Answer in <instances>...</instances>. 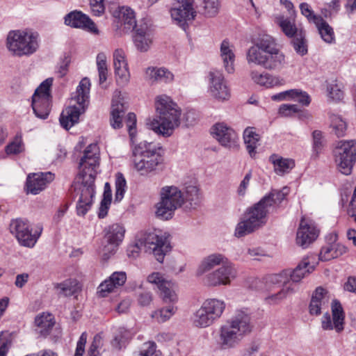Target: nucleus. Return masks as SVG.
Masks as SVG:
<instances>
[{
  "label": "nucleus",
  "instance_id": "nucleus-1",
  "mask_svg": "<svg viewBox=\"0 0 356 356\" xmlns=\"http://www.w3.org/2000/svg\"><path fill=\"white\" fill-rule=\"evenodd\" d=\"M99 165V149L97 144H90L84 150L79 163V173L74 184L79 199L76 211L84 216L91 208L95 195V179Z\"/></svg>",
  "mask_w": 356,
  "mask_h": 356
},
{
  "label": "nucleus",
  "instance_id": "nucleus-2",
  "mask_svg": "<svg viewBox=\"0 0 356 356\" xmlns=\"http://www.w3.org/2000/svg\"><path fill=\"white\" fill-rule=\"evenodd\" d=\"M245 59L249 65L261 66L272 70L284 64L285 56L277 47L274 40L266 35L247 49Z\"/></svg>",
  "mask_w": 356,
  "mask_h": 356
},
{
  "label": "nucleus",
  "instance_id": "nucleus-3",
  "mask_svg": "<svg viewBox=\"0 0 356 356\" xmlns=\"http://www.w3.org/2000/svg\"><path fill=\"white\" fill-rule=\"evenodd\" d=\"M312 257H305L298 266L293 270H284L273 277V282L278 284L280 289L267 296L266 300L269 304L276 305L280 303L295 292L293 284L300 282L304 277L314 269L312 265Z\"/></svg>",
  "mask_w": 356,
  "mask_h": 356
},
{
  "label": "nucleus",
  "instance_id": "nucleus-4",
  "mask_svg": "<svg viewBox=\"0 0 356 356\" xmlns=\"http://www.w3.org/2000/svg\"><path fill=\"white\" fill-rule=\"evenodd\" d=\"M252 327L250 315L244 311H238L220 327L217 341L219 348L225 350L236 348L252 332Z\"/></svg>",
  "mask_w": 356,
  "mask_h": 356
},
{
  "label": "nucleus",
  "instance_id": "nucleus-5",
  "mask_svg": "<svg viewBox=\"0 0 356 356\" xmlns=\"http://www.w3.org/2000/svg\"><path fill=\"white\" fill-rule=\"evenodd\" d=\"M182 110L165 95L157 97V134L163 137L172 135L181 124Z\"/></svg>",
  "mask_w": 356,
  "mask_h": 356
},
{
  "label": "nucleus",
  "instance_id": "nucleus-6",
  "mask_svg": "<svg viewBox=\"0 0 356 356\" xmlns=\"http://www.w3.org/2000/svg\"><path fill=\"white\" fill-rule=\"evenodd\" d=\"M90 81L85 77L77 86L76 95L72 98L70 104L61 113L60 123L65 129H69L79 121L80 115L88 106L90 90Z\"/></svg>",
  "mask_w": 356,
  "mask_h": 356
},
{
  "label": "nucleus",
  "instance_id": "nucleus-7",
  "mask_svg": "<svg viewBox=\"0 0 356 356\" xmlns=\"http://www.w3.org/2000/svg\"><path fill=\"white\" fill-rule=\"evenodd\" d=\"M272 201L268 197H264L248 208L243 219L236 227L235 236L240 238L262 227L266 222L267 213L272 207Z\"/></svg>",
  "mask_w": 356,
  "mask_h": 356
},
{
  "label": "nucleus",
  "instance_id": "nucleus-8",
  "mask_svg": "<svg viewBox=\"0 0 356 356\" xmlns=\"http://www.w3.org/2000/svg\"><path fill=\"white\" fill-rule=\"evenodd\" d=\"M8 50L15 56H29L39 47V35L31 31H11L6 39Z\"/></svg>",
  "mask_w": 356,
  "mask_h": 356
},
{
  "label": "nucleus",
  "instance_id": "nucleus-9",
  "mask_svg": "<svg viewBox=\"0 0 356 356\" xmlns=\"http://www.w3.org/2000/svg\"><path fill=\"white\" fill-rule=\"evenodd\" d=\"M185 203L183 192L175 186H165L159 192L157 217L165 220L172 217L174 211Z\"/></svg>",
  "mask_w": 356,
  "mask_h": 356
},
{
  "label": "nucleus",
  "instance_id": "nucleus-10",
  "mask_svg": "<svg viewBox=\"0 0 356 356\" xmlns=\"http://www.w3.org/2000/svg\"><path fill=\"white\" fill-rule=\"evenodd\" d=\"M337 168L341 174L349 175L356 162V140H342L337 143L334 151Z\"/></svg>",
  "mask_w": 356,
  "mask_h": 356
},
{
  "label": "nucleus",
  "instance_id": "nucleus-11",
  "mask_svg": "<svg viewBox=\"0 0 356 356\" xmlns=\"http://www.w3.org/2000/svg\"><path fill=\"white\" fill-rule=\"evenodd\" d=\"M10 230L21 245L33 248L39 238L42 229L41 227L33 229L28 220L17 218L11 221Z\"/></svg>",
  "mask_w": 356,
  "mask_h": 356
},
{
  "label": "nucleus",
  "instance_id": "nucleus-12",
  "mask_svg": "<svg viewBox=\"0 0 356 356\" xmlns=\"http://www.w3.org/2000/svg\"><path fill=\"white\" fill-rule=\"evenodd\" d=\"M156 147L150 143H140L133 149L135 168L145 175L154 170L156 167Z\"/></svg>",
  "mask_w": 356,
  "mask_h": 356
},
{
  "label": "nucleus",
  "instance_id": "nucleus-13",
  "mask_svg": "<svg viewBox=\"0 0 356 356\" xmlns=\"http://www.w3.org/2000/svg\"><path fill=\"white\" fill-rule=\"evenodd\" d=\"M52 79L44 81L35 90L32 97V108L35 115L41 119H46L51 110L50 88Z\"/></svg>",
  "mask_w": 356,
  "mask_h": 356
},
{
  "label": "nucleus",
  "instance_id": "nucleus-14",
  "mask_svg": "<svg viewBox=\"0 0 356 356\" xmlns=\"http://www.w3.org/2000/svg\"><path fill=\"white\" fill-rule=\"evenodd\" d=\"M209 92L212 97L218 101H225L231 96L224 75L217 70H212L208 74Z\"/></svg>",
  "mask_w": 356,
  "mask_h": 356
},
{
  "label": "nucleus",
  "instance_id": "nucleus-15",
  "mask_svg": "<svg viewBox=\"0 0 356 356\" xmlns=\"http://www.w3.org/2000/svg\"><path fill=\"white\" fill-rule=\"evenodd\" d=\"M236 269L232 264H227L209 273L204 277V283L209 286L229 285L236 277Z\"/></svg>",
  "mask_w": 356,
  "mask_h": 356
},
{
  "label": "nucleus",
  "instance_id": "nucleus-16",
  "mask_svg": "<svg viewBox=\"0 0 356 356\" xmlns=\"http://www.w3.org/2000/svg\"><path fill=\"white\" fill-rule=\"evenodd\" d=\"M104 238L108 243V245L105 246L102 250V256L104 259H107L111 255L115 253L116 248L122 241L124 236L125 229L122 225L118 223H114L106 227L104 229Z\"/></svg>",
  "mask_w": 356,
  "mask_h": 356
},
{
  "label": "nucleus",
  "instance_id": "nucleus-17",
  "mask_svg": "<svg viewBox=\"0 0 356 356\" xmlns=\"http://www.w3.org/2000/svg\"><path fill=\"white\" fill-rule=\"evenodd\" d=\"M115 20L114 26L120 34L127 33L136 27L134 11L128 7H120L113 14Z\"/></svg>",
  "mask_w": 356,
  "mask_h": 356
},
{
  "label": "nucleus",
  "instance_id": "nucleus-18",
  "mask_svg": "<svg viewBox=\"0 0 356 356\" xmlns=\"http://www.w3.org/2000/svg\"><path fill=\"white\" fill-rule=\"evenodd\" d=\"M319 230L310 219L302 218L297 232L296 243L306 248L318 238Z\"/></svg>",
  "mask_w": 356,
  "mask_h": 356
},
{
  "label": "nucleus",
  "instance_id": "nucleus-19",
  "mask_svg": "<svg viewBox=\"0 0 356 356\" xmlns=\"http://www.w3.org/2000/svg\"><path fill=\"white\" fill-rule=\"evenodd\" d=\"M127 109V105L121 91L115 90L112 98L110 119L113 128L120 129L122 127V120Z\"/></svg>",
  "mask_w": 356,
  "mask_h": 356
},
{
  "label": "nucleus",
  "instance_id": "nucleus-20",
  "mask_svg": "<svg viewBox=\"0 0 356 356\" xmlns=\"http://www.w3.org/2000/svg\"><path fill=\"white\" fill-rule=\"evenodd\" d=\"M54 175L51 172L29 175L26 182V193L33 195L40 193L54 179Z\"/></svg>",
  "mask_w": 356,
  "mask_h": 356
},
{
  "label": "nucleus",
  "instance_id": "nucleus-21",
  "mask_svg": "<svg viewBox=\"0 0 356 356\" xmlns=\"http://www.w3.org/2000/svg\"><path fill=\"white\" fill-rule=\"evenodd\" d=\"M332 320L328 314L322 318V327L325 330L334 329L337 332L343 330L344 313L341 304L334 300L332 303Z\"/></svg>",
  "mask_w": 356,
  "mask_h": 356
},
{
  "label": "nucleus",
  "instance_id": "nucleus-22",
  "mask_svg": "<svg viewBox=\"0 0 356 356\" xmlns=\"http://www.w3.org/2000/svg\"><path fill=\"white\" fill-rule=\"evenodd\" d=\"M157 294L159 298V302L162 303H174L178 300L177 293V287L175 282L168 280L162 276H159L157 273Z\"/></svg>",
  "mask_w": 356,
  "mask_h": 356
},
{
  "label": "nucleus",
  "instance_id": "nucleus-23",
  "mask_svg": "<svg viewBox=\"0 0 356 356\" xmlns=\"http://www.w3.org/2000/svg\"><path fill=\"white\" fill-rule=\"evenodd\" d=\"M65 23L72 27L86 30L95 35L99 34L96 24L88 15L80 11H73L67 15L65 17Z\"/></svg>",
  "mask_w": 356,
  "mask_h": 356
},
{
  "label": "nucleus",
  "instance_id": "nucleus-24",
  "mask_svg": "<svg viewBox=\"0 0 356 356\" xmlns=\"http://www.w3.org/2000/svg\"><path fill=\"white\" fill-rule=\"evenodd\" d=\"M212 134L222 146L230 147L236 143V133L225 123L216 124L212 128Z\"/></svg>",
  "mask_w": 356,
  "mask_h": 356
},
{
  "label": "nucleus",
  "instance_id": "nucleus-25",
  "mask_svg": "<svg viewBox=\"0 0 356 356\" xmlns=\"http://www.w3.org/2000/svg\"><path fill=\"white\" fill-rule=\"evenodd\" d=\"M250 76L254 83L266 88L281 86L285 83V80L280 76L273 75L266 72H261L257 70H251Z\"/></svg>",
  "mask_w": 356,
  "mask_h": 356
},
{
  "label": "nucleus",
  "instance_id": "nucleus-26",
  "mask_svg": "<svg viewBox=\"0 0 356 356\" xmlns=\"http://www.w3.org/2000/svg\"><path fill=\"white\" fill-rule=\"evenodd\" d=\"M219 55L225 70L229 74L234 73L236 60L234 45L227 40H222L220 45Z\"/></svg>",
  "mask_w": 356,
  "mask_h": 356
},
{
  "label": "nucleus",
  "instance_id": "nucleus-27",
  "mask_svg": "<svg viewBox=\"0 0 356 356\" xmlns=\"http://www.w3.org/2000/svg\"><path fill=\"white\" fill-rule=\"evenodd\" d=\"M127 280L124 272H115L108 279L104 280L98 287V293L101 297H106L115 289L122 286Z\"/></svg>",
  "mask_w": 356,
  "mask_h": 356
},
{
  "label": "nucleus",
  "instance_id": "nucleus-28",
  "mask_svg": "<svg viewBox=\"0 0 356 356\" xmlns=\"http://www.w3.org/2000/svg\"><path fill=\"white\" fill-rule=\"evenodd\" d=\"M330 299L331 295L327 289L321 286L316 288L312 295L309 305L310 314L315 315L320 314L321 309L325 305H327Z\"/></svg>",
  "mask_w": 356,
  "mask_h": 356
},
{
  "label": "nucleus",
  "instance_id": "nucleus-29",
  "mask_svg": "<svg viewBox=\"0 0 356 356\" xmlns=\"http://www.w3.org/2000/svg\"><path fill=\"white\" fill-rule=\"evenodd\" d=\"M133 40L138 50L147 51L153 42V34L146 26L140 27L136 29Z\"/></svg>",
  "mask_w": 356,
  "mask_h": 356
},
{
  "label": "nucleus",
  "instance_id": "nucleus-30",
  "mask_svg": "<svg viewBox=\"0 0 356 356\" xmlns=\"http://www.w3.org/2000/svg\"><path fill=\"white\" fill-rule=\"evenodd\" d=\"M54 324V316L48 312L39 314L35 318V325L37 327V331L44 337L50 334Z\"/></svg>",
  "mask_w": 356,
  "mask_h": 356
},
{
  "label": "nucleus",
  "instance_id": "nucleus-31",
  "mask_svg": "<svg viewBox=\"0 0 356 356\" xmlns=\"http://www.w3.org/2000/svg\"><path fill=\"white\" fill-rule=\"evenodd\" d=\"M172 19L180 26L184 25L187 21L192 20L195 16V10L193 7L175 5L170 11Z\"/></svg>",
  "mask_w": 356,
  "mask_h": 356
},
{
  "label": "nucleus",
  "instance_id": "nucleus-32",
  "mask_svg": "<svg viewBox=\"0 0 356 356\" xmlns=\"http://www.w3.org/2000/svg\"><path fill=\"white\" fill-rule=\"evenodd\" d=\"M275 22L280 28L283 33L288 38H292L300 32L303 31L298 29L296 24L294 18L285 17L283 15L275 17Z\"/></svg>",
  "mask_w": 356,
  "mask_h": 356
},
{
  "label": "nucleus",
  "instance_id": "nucleus-33",
  "mask_svg": "<svg viewBox=\"0 0 356 356\" xmlns=\"http://www.w3.org/2000/svg\"><path fill=\"white\" fill-rule=\"evenodd\" d=\"M269 161L273 165L275 172L280 176L289 172L295 165L293 160L283 158L277 154L271 155Z\"/></svg>",
  "mask_w": 356,
  "mask_h": 356
},
{
  "label": "nucleus",
  "instance_id": "nucleus-34",
  "mask_svg": "<svg viewBox=\"0 0 356 356\" xmlns=\"http://www.w3.org/2000/svg\"><path fill=\"white\" fill-rule=\"evenodd\" d=\"M346 252V248L339 243H332L323 246L319 254V259L321 261H330L337 258Z\"/></svg>",
  "mask_w": 356,
  "mask_h": 356
},
{
  "label": "nucleus",
  "instance_id": "nucleus-35",
  "mask_svg": "<svg viewBox=\"0 0 356 356\" xmlns=\"http://www.w3.org/2000/svg\"><path fill=\"white\" fill-rule=\"evenodd\" d=\"M172 250L170 235L168 233L157 235V261L163 263L164 257L169 255Z\"/></svg>",
  "mask_w": 356,
  "mask_h": 356
},
{
  "label": "nucleus",
  "instance_id": "nucleus-36",
  "mask_svg": "<svg viewBox=\"0 0 356 356\" xmlns=\"http://www.w3.org/2000/svg\"><path fill=\"white\" fill-rule=\"evenodd\" d=\"M225 257L220 254H213L204 258L199 265L197 274L202 275L206 272L211 270L215 266L220 265V264L225 263Z\"/></svg>",
  "mask_w": 356,
  "mask_h": 356
},
{
  "label": "nucleus",
  "instance_id": "nucleus-37",
  "mask_svg": "<svg viewBox=\"0 0 356 356\" xmlns=\"http://www.w3.org/2000/svg\"><path fill=\"white\" fill-rule=\"evenodd\" d=\"M202 306L214 321L219 318L225 309L224 301L216 298L205 300Z\"/></svg>",
  "mask_w": 356,
  "mask_h": 356
},
{
  "label": "nucleus",
  "instance_id": "nucleus-38",
  "mask_svg": "<svg viewBox=\"0 0 356 356\" xmlns=\"http://www.w3.org/2000/svg\"><path fill=\"white\" fill-rule=\"evenodd\" d=\"M243 138L248 153L252 157L255 155V149L257 147L258 143L260 140V136L256 132L253 127H248L245 129L243 133Z\"/></svg>",
  "mask_w": 356,
  "mask_h": 356
},
{
  "label": "nucleus",
  "instance_id": "nucleus-39",
  "mask_svg": "<svg viewBox=\"0 0 356 356\" xmlns=\"http://www.w3.org/2000/svg\"><path fill=\"white\" fill-rule=\"evenodd\" d=\"M330 128L337 137H343L348 129V123L341 116L332 115L330 116Z\"/></svg>",
  "mask_w": 356,
  "mask_h": 356
},
{
  "label": "nucleus",
  "instance_id": "nucleus-40",
  "mask_svg": "<svg viewBox=\"0 0 356 356\" xmlns=\"http://www.w3.org/2000/svg\"><path fill=\"white\" fill-rule=\"evenodd\" d=\"M214 321L202 305L193 314V323L195 327H207Z\"/></svg>",
  "mask_w": 356,
  "mask_h": 356
},
{
  "label": "nucleus",
  "instance_id": "nucleus-41",
  "mask_svg": "<svg viewBox=\"0 0 356 356\" xmlns=\"http://www.w3.org/2000/svg\"><path fill=\"white\" fill-rule=\"evenodd\" d=\"M80 288L78 281L72 279L66 280L56 285V289L59 294L64 296H70L75 294L80 290Z\"/></svg>",
  "mask_w": 356,
  "mask_h": 356
},
{
  "label": "nucleus",
  "instance_id": "nucleus-42",
  "mask_svg": "<svg viewBox=\"0 0 356 356\" xmlns=\"http://www.w3.org/2000/svg\"><path fill=\"white\" fill-rule=\"evenodd\" d=\"M139 245L140 249L145 253L154 254L156 250V233L154 231L146 233L140 240Z\"/></svg>",
  "mask_w": 356,
  "mask_h": 356
},
{
  "label": "nucleus",
  "instance_id": "nucleus-43",
  "mask_svg": "<svg viewBox=\"0 0 356 356\" xmlns=\"http://www.w3.org/2000/svg\"><path fill=\"white\" fill-rule=\"evenodd\" d=\"M176 307L174 303H162L159 302L157 309V322H165L175 313Z\"/></svg>",
  "mask_w": 356,
  "mask_h": 356
},
{
  "label": "nucleus",
  "instance_id": "nucleus-44",
  "mask_svg": "<svg viewBox=\"0 0 356 356\" xmlns=\"http://www.w3.org/2000/svg\"><path fill=\"white\" fill-rule=\"evenodd\" d=\"M318 32L322 39L327 43H332L334 42V34L332 28L321 18V21L318 24H316Z\"/></svg>",
  "mask_w": 356,
  "mask_h": 356
},
{
  "label": "nucleus",
  "instance_id": "nucleus-45",
  "mask_svg": "<svg viewBox=\"0 0 356 356\" xmlns=\"http://www.w3.org/2000/svg\"><path fill=\"white\" fill-rule=\"evenodd\" d=\"M96 63L99 74V84H102L106 81L108 76L107 58L105 54H98Z\"/></svg>",
  "mask_w": 356,
  "mask_h": 356
},
{
  "label": "nucleus",
  "instance_id": "nucleus-46",
  "mask_svg": "<svg viewBox=\"0 0 356 356\" xmlns=\"http://www.w3.org/2000/svg\"><path fill=\"white\" fill-rule=\"evenodd\" d=\"M115 200L120 202L123 199L127 188V181L121 172H118L115 175Z\"/></svg>",
  "mask_w": 356,
  "mask_h": 356
},
{
  "label": "nucleus",
  "instance_id": "nucleus-47",
  "mask_svg": "<svg viewBox=\"0 0 356 356\" xmlns=\"http://www.w3.org/2000/svg\"><path fill=\"white\" fill-rule=\"evenodd\" d=\"M291 41L293 47L296 52L300 55L304 56L307 54V44L305 39V34L304 31L300 32L297 35L292 38Z\"/></svg>",
  "mask_w": 356,
  "mask_h": 356
},
{
  "label": "nucleus",
  "instance_id": "nucleus-48",
  "mask_svg": "<svg viewBox=\"0 0 356 356\" xmlns=\"http://www.w3.org/2000/svg\"><path fill=\"white\" fill-rule=\"evenodd\" d=\"M115 81L118 86L125 87L128 86L131 79V73L129 66L114 70Z\"/></svg>",
  "mask_w": 356,
  "mask_h": 356
},
{
  "label": "nucleus",
  "instance_id": "nucleus-49",
  "mask_svg": "<svg viewBox=\"0 0 356 356\" xmlns=\"http://www.w3.org/2000/svg\"><path fill=\"white\" fill-rule=\"evenodd\" d=\"M114 70L128 67V61L124 51L122 49H116L113 54Z\"/></svg>",
  "mask_w": 356,
  "mask_h": 356
},
{
  "label": "nucleus",
  "instance_id": "nucleus-50",
  "mask_svg": "<svg viewBox=\"0 0 356 356\" xmlns=\"http://www.w3.org/2000/svg\"><path fill=\"white\" fill-rule=\"evenodd\" d=\"M300 8L302 15L307 17L309 22H312L316 24H318L321 21L322 17L319 15H316L308 3H302L300 5Z\"/></svg>",
  "mask_w": 356,
  "mask_h": 356
},
{
  "label": "nucleus",
  "instance_id": "nucleus-51",
  "mask_svg": "<svg viewBox=\"0 0 356 356\" xmlns=\"http://www.w3.org/2000/svg\"><path fill=\"white\" fill-rule=\"evenodd\" d=\"M174 81V74L165 67L157 68V83L168 84Z\"/></svg>",
  "mask_w": 356,
  "mask_h": 356
},
{
  "label": "nucleus",
  "instance_id": "nucleus-52",
  "mask_svg": "<svg viewBox=\"0 0 356 356\" xmlns=\"http://www.w3.org/2000/svg\"><path fill=\"white\" fill-rule=\"evenodd\" d=\"M128 332L124 329H120L118 333L115 336L111 341L112 346L118 350H120L125 346L128 339Z\"/></svg>",
  "mask_w": 356,
  "mask_h": 356
},
{
  "label": "nucleus",
  "instance_id": "nucleus-53",
  "mask_svg": "<svg viewBox=\"0 0 356 356\" xmlns=\"http://www.w3.org/2000/svg\"><path fill=\"white\" fill-rule=\"evenodd\" d=\"M126 124L129 131L131 142L134 143L136 135V116L134 113H128L126 118Z\"/></svg>",
  "mask_w": 356,
  "mask_h": 356
},
{
  "label": "nucleus",
  "instance_id": "nucleus-54",
  "mask_svg": "<svg viewBox=\"0 0 356 356\" xmlns=\"http://www.w3.org/2000/svg\"><path fill=\"white\" fill-rule=\"evenodd\" d=\"M102 346V337L99 334H96L88 350V356H101L99 349Z\"/></svg>",
  "mask_w": 356,
  "mask_h": 356
},
{
  "label": "nucleus",
  "instance_id": "nucleus-55",
  "mask_svg": "<svg viewBox=\"0 0 356 356\" xmlns=\"http://www.w3.org/2000/svg\"><path fill=\"white\" fill-rule=\"evenodd\" d=\"M218 0H204V14L209 17L216 15L218 12Z\"/></svg>",
  "mask_w": 356,
  "mask_h": 356
},
{
  "label": "nucleus",
  "instance_id": "nucleus-56",
  "mask_svg": "<svg viewBox=\"0 0 356 356\" xmlns=\"http://www.w3.org/2000/svg\"><path fill=\"white\" fill-rule=\"evenodd\" d=\"M184 193V198L186 202H195L198 199L199 189L196 186L189 185L186 187L185 192Z\"/></svg>",
  "mask_w": 356,
  "mask_h": 356
},
{
  "label": "nucleus",
  "instance_id": "nucleus-57",
  "mask_svg": "<svg viewBox=\"0 0 356 356\" xmlns=\"http://www.w3.org/2000/svg\"><path fill=\"white\" fill-rule=\"evenodd\" d=\"M104 0H90L92 13L95 16L102 15L105 10Z\"/></svg>",
  "mask_w": 356,
  "mask_h": 356
},
{
  "label": "nucleus",
  "instance_id": "nucleus-58",
  "mask_svg": "<svg viewBox=\"0 0 356 356\" xmlns=\"http://www.w3.org/2000/svg\"><path fill=\"white\" fill-rule=\"evenodd\" d=\"M293 90L296 92V95L293 94L292 100H297L305 106H308L310 104L311 99L307 92L298 89H293Z\"/></svg>",
  "mask_w": 356,
  "mask_h": 356
},
{
  "label": "nucleus",
  "instance_id": "nucleus-59",
  "mask_svg": "<svg viewBox=\"0 0 356 356\" xmlns=\"http://www.w3.org/2000/svg\"><path fill=\"white\" fill-rule=\"evenodd\" d=\"M88 334L86 332H83L76 343L74 356H83L85 353V346L87 341Z\"/></svg>",
  "mask_w": 356,
  "mask_h": 356
},
{
  "label": "nucleus",
  "instance_id": "nucleus-60",
  "mask_svg": "<svg viewBox=\"0 0 356 356\" xmlns=\"http://www.w3.org/2000/svg\"><path fill=\"white\" fill-rule=\"evenodd\" d=\"M23 150V145L21 140H15L6 147V152L8 154H17L22 152Z\"/></svg>",
  "mask_w": 356,
  "mask_h": 356
},
{
  "label": "nucleus",
  "instance_id": "nucleus-61",
  "mask_svg": "<svg viewBox=\"0 0 356 356\" xmlns=\"http://www.w3.org/2000/svg\"><path fill=\"white\" fill-rule=\"evenodd\" d=\"M143 79L149 85H153L156 82V67L150 66L145 70Z\"/></svg>",
  "mask_w": 356,
  "mask_h": 356
},
{
  "label": "nucleus",
  "instance_id": "nucleus-62",
  "mask_svg": "<svg viewBox=\"0 0 356 356\" xmlns=\"http://www.w3.org/2000/svg\"><path fill=\"white\" fill-rule=\"evenodd\" d=\"M329 97L334 100H340L343 97V92L337 84H331L327 87Z\"/></svg>",
  "mask_w": 356,
  "mask_h": 356
},
{
  "label": "nucleus",
  "instance_id": "nucleus-63",
  "mask_svg": "<svg viewBox=\"0 0 356 356\" xmlns=\"http://www.w3.org/2000/svg\"><path fill=\"white\" fill-rule=\"evenodd\" d=\"M297 112L298 108L295 104H282L279 108V113L283 116H289Z\"/></svg>",
  "mask_w": 356,
  "mask_h": 356
},
{
  "label": "nucleus",
  "instance_id": "nucleus-64",
  "mask_svg": "<svg viewBox=\"0 0 356 356\" xmlns=\"http://www.w3.org/2000/svg\"><path fill=\"white\" fill-rule=\"evenodd\" d=\"M163 154L164 149L161 147H157V170H163L168 164V160Z\"/></svg>",
  "mask_w": 356,
  "mask_h": 356
}]
</instances>
